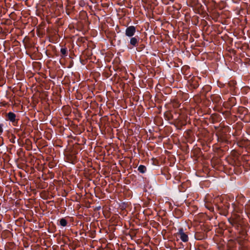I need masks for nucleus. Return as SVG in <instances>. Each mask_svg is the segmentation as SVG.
<instances>
[{
    "mask_svg": "<svg viewBox=\"0 0 250 250\" xmlns=\"http://www.w3.org/2000/svg\"><path fill=\"white\" fill-rule=\"evenodd\" d=\"M177 235L180 237V239L184 242H186L188 240V237L182 228L179 229V231L177 233Z\"/></svg>",
    "mask_w": 250,
    "mask_h": 250,
    "instance_id": "f257e3e1",
    "label": "nucleus"
},
{
    "mask_svg": "<svg viewBox=\"0 0 250 250\" xmlns=\"http://www.w3.org/2000/svg\"><path fill=\"white\" fill-rule=\"evenodd\" d=\"M136 31V28L134 26L128 27L125 30V35L128 37H132Z\"/></svg>",
    "mask_w": 250,
    "mask_h": 250,
    "instance_id": "f03ea898",
    "label": "nucleus"
},
{
    "mask_svg": "<svg viewBox=\"0 0 250 250\" xmlns=\"http://www.w3.org/2000/svg\"><path fill=\"white\" fill-rule=\"evenodd\" d=\"M7 118L9 121L14 122L16 120V115L13 112H9L7 114Z\"/></svg>",
    "mask_w": 250,
    "mask_h": 250,
    "instance_id": "7ed1b4c3",
    "label": "nucleus"
},
{
    "mask_svg": "<svg viewBox=\"0 0 250 250\" xmlns=\"http://www.w3.org/2000/svg\"><path fill=\"white\" fill-rule=\"evenodd\" d=\"M138 42V41L136 37H133L130 39V43L133 46H136Z\"/></svg>",
    "mask_w": 250,
    "mask_h": 250,
    "instance_id": "20e7f679",
    "label": "nucleus"
},
{
    "mask_svg": "<svg viewBox=\"0 0 250 250\" xmlns=\"http://www.w3.org/2000/svg\"><path fill=\"white\" fill-rule=\"evenodd\" d=\"M138 170L141 173H144L146 171V167L143 165H140L138 168Z\"/></svg>",
    "mask_w": 250,
    "mask_h": 250,
    "instance_id": "39448f33",
    "label": "nucleus"
},
{
    "mask_svg": "<svg viewBox=\"0 0 250 250\" xmlns=\"http://www.w3.org/2000/svg\"><path fill=\"white\" fill-rule=\"evenodd\" d=\"M60 225L62 227H65L67 225V221L64 218H62L60 220Z\"/></svg>",
    "mask_w": 250,
    "mask_h": 250,
    "instance_id": "423d86ee",
    "label": "nucleus"
},
{
    "mask_svg": "<svg viewBox=\"0 0 250 250\" xmlns=\"http://www.w3.org/2000/svg\"><path fill=\"white\" fill-rule=\"evenodd\" d=\"M238 222V220L237 219H236V218L233 219V218L232 219L231 223L232 224V225L234 226V225H237Z\"/></svg>",
    "mask_w": 250,
    "mask_h": 250,
    "instance_id": "0eeeda50",
    "label": "nucleus"
},
{
    "mask_svg": "<svg viewBox=\"0 0 250 250\" xmlns=\"http://www.w3.org/2000/svg\"><path fill=\"white\" fill-rule=\"evenodd\" d=\"M61 52L63 56H65L66 54L67 50L65 48H62L61 49Z\"/></svg>",
    "mask_w": 250,
    "mask_h": 250,
    "instance_id": "6e6552de",
    "label": "nucleus"
},
{
    "mask_svg": "<svg viewBox=\"0 0 250 250\" xmlns=\"http://www.w3.org/2000/svg\"><path fill=\"white\" fill-rule=\"evenodd\" d=\"M2 132V128L1 125H0V134Z\"/></svg>",
    "mask_w": 250,
    "mask_h": 250,
    "instance_id": "1a4fd4ad",
    "label": "nucleus"
},
{
    "mask_svg": "<svg viewBox=\"0 0 250 250\" xmlns=\"http://www.w3.org/2000/svg\"><path fill=\"white\" fill-rule=\"evenodd\" d=\"M238 225H240V223H238L237 224V225H236L237 227H238Z\"/></svg>",
    "mask_w": 250,
    "mask_h": 250,
    "instance_id": "9d476101",
    "label": "nucleus"
}]
</instances>
